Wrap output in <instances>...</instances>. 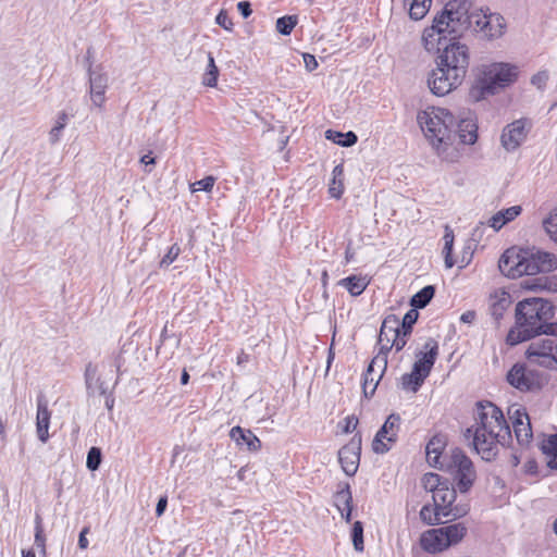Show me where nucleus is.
I'll return each mask as SVG.
<instances>
[{
	"instance_id": "nucleus-19",
	"label": "nucleus",
	"mask_w": 557,
	"mask_h": 557,
	"mask_svg": "<svg viewBox=\"0 0 557 557\" xmlns=\"http://www.w3.org/2000/svg\"><path fill=\"white\" fill-rule=\"evenodd\" d=\"M509 417L513 433L521 445H527L533 437L532 426L528 412L522 407L509 409Z\"/></svg>"
},
{
	"instance_id": "nucleus-50",
	"label": "nucleus",
	"mask_w": 557,
	"mask_h": 557,
	"mask_svg": "<svg viewBox=\"0 0 557 557\" xmlns=\"http://www.w3.org/2000/svg\"><path fill=\"white\" fill-rule=\"evenodd\" d=\"M219 72H206L202 76V84L207 87H215Z\"/></svg>"
},
{
	"instance_id": "nucleus-40",
	"label": "nucleus",
	"mask_w": 557,
	"mask_h": 557,
	"mask_svg": "<svg viewBox=\"0 0 557 557\" xmlns=\"http://www.w3.org/2000/svg\"><path fill=\"white\" fill-rule=\"evenodd\" d=\"M447 482H442L441 476L436 473H425L422 478V485L426 491H430L434 494V491L442 487Z\"/></svg>"
},
{
	"instance_id": "nucleus-29",
	"label": "nucleus",
	"mask_w": 557,
	"mask_h": 557,
	"mask_svg": "<svg viewBox=\"0 0 557 557\" xmlns=\"http://www.w3.org/2000/svg\"><path fill=\"white\" fill-rule=\"evenodd\" d=\"M458 137L463 145H473L478 139V125L473 120H461L458 125Z\"/></svg>"
},
{
	"instance_id": "nucleus-55",
	"label": "nucleus",
	"mask_w": 557,
	"mask_h": 557,
	"mask_svg": "<svg viewBox=\"0 0 557 557\" xmlns=\"http://www.w3.org/2000/svg\"><path fill=\"white\" fill-rule=\"evenodd\" d=\"M476 318V313L474 310H468L463 312L460 317V321L467 324L472 323Z\"/></svg>"
},
{
	"instance_id": "nucleus-16",
	"label": "nucleus",
	"mask_w": 557,
	"mask_h": 557,
	"mask_svg": "<svg viewBox=\"0 0 557 557\" xmlns=\"http://www.w3.org/2000/svg\"><path fill=\"white\" fill-rule=\"evenodd\" d=\"M361 434L356 433L338 451V460L347 475H354L360 462Z\"/></svg>"
},
{
	"instance_id": "nucleus-63",
	"label": "nucleus",
	"mask_w": 557,
	"mask_h": 557,
	"mask_svg": "<svg viewBox=\"0 0 557 557\" xmlns=\"http://www.w3.org/2000/svg\"><path fill=\"white\" fill-rule=\"evenodd\" d=\"M188 382H189V374L186 371V369H184L183 372H182V376H181V383L183 385H186Z\"/></svg>"
},
{
	"instance_id": "nucleus-59",
	"label": "nucleus",
	"mask_w": 557,
	"mask_h": 557,
	"mask_svg": "<svg viewBox=\"0 0 557 557\" xmlns=\"http://www.w3.org/2000/svg\"><path fill=\"white\" fill-rule=\"evenodd\" d=\"M495 70H502V71H505V70H516V66L510 64V63H504V62H500V63H497L495 64Z\"/></svg>"
},
{
	"instance_id": "nucleus-12",
	"label": "nucleus",
	"mask_w": 557,
	"mask_h": 557,
	"mask_svg": "<svg viewBox=\"0 0 557 557\" xmlns=\"http://www.w3.org/2000/svg\"><path fill=\"white\" fill-rule=\"evenodd\" d=\"M507 382L520 392H536L546 384V377L525 363L517 362L506 375Z\"/></svg>"
},
{
	"instance_id": "nucleus-23",
	"label": "nucleus",
	"mask_w": 557,
	"mask_h": 557,
	"mask_svg": "<svg viewBox=\"0 0 557 557\" xmlns=\"http://www.w3.org/2000/svg\"><path fill=\"white\" fill-rule=\"evenodd\" d=\"M334 506L341 512L342 518L345 519L346 522H350L352 511V496L350 487L347 483L339 485V488L334 494Z\"/></svg>"
},
{
	"instance_id": "nucleus-20",
	"label": "nucleus",
	"mask_w": 557,
	"mask_h": 557,
	"mask_svg": "<svg viewBox=\"0 0 557 557\" xmlns=\"http://www.w3.org/2000/svg\"><path fill=\"white\" fill-rule=\"evenodd\" d=\"M530 122L527 119L516 120L505 127L502 134L503 146L507 150H515L525 139Z\"/></svg>"
},
{
	"instance_id": "nucleus-32",
	"label": "nucleus",
	"mask_w": 557,
	"mask_h": 557,
	"mask_svg": "<svg viewBox=\"0 0 557 557\" xmlns=\"http://www.w3.org/2000/svg\"><path fill=\"white\" fill-rule=\"evenodd\" d=\"M525 289L535 292H557V275L543 276L532 280V282H525L523 285Z\"/></svg>"
},
{
	"instance_id": "nucleus-42",
	"label": "nucleus",
	"mask_w": 557,
	"mask_h": 557,
	"mask_svg": "<svg viewBox=\"0 0 557 557\" xmlns=\"http://www.w3.org/2000/svg\"><path fill=\"white\" fill-rule=\"evenodd\" d=\"M351 540H352L354 547L357 552H362L364 549L363 525L360 521H356L352 524Z\"/></svg>"
},
{
	"instance_id": "nucleus-54",
	"label": "nucleus",
	"mask_w": 557,
	"mask_h": 557,
	"mask_svg": "<svg viewBox=\"0 0 557 557\" xmlns=\"http://www.w3.org/2000/svg\"><path fill=\"white\" fill-rule=\"evenodd\" d=\"M542 334L557 336V322L546 321V324L541 332V335Z\"/></svg>"
},
{
	"instance_id": "nucleus-8",
	"label": "nucleus",
	"mask_w": 557,
	"mask_h": 557,
	"mask_svg": "<svg viewBox=\"0 0 557 557\" xmlns=\"http://www.w3.org/2000/svg\"><path fill=\"white\" fill-rule=\"evenodd\" d=\"M441 470L447 472L460 492H467L473 485L476 472L471 459L460 448H455L444 457Z\"/></svg>"
},
{
	"instance_id": "nucleus-44",
	"label": "nucleus",
	"mask_w": 557,
	"mask_h": 557,
	"mask_svg": "<svg viewBox=\"0 0 557 557\" xmlns=\"http://www.w3.org/2000/svg\"><path fill=\"white\" fill-rule=\"evenodd\" d=\"M215 177L212 175L206 176L205 178L197 181L195 183H191L189 188L191 193H196L199 190H203L207 193H210L213 189V186L215 184Z\"/></svg>"
},
{
	"instance_id": "nucleus-60",
	"label": "nucleus",
	"mask_w": 557,
	"mask_h": 557,
	"mask_svg": "<svg viewBox=\"0 0 557 557\" xmlns=\"http://www.w3.org/2000/svg\"><path fill=\"white\" fill-rule=\"evenodd\" d=\"M509 463L512 468H518L520 465V457L517 455H511Z\"/></svg>"
},
{
	"instance_id": "nucleus-35",
	"label": "nucleus",
	"mask_w": 557,
	"mask_h": 557,
	"mask_svg": "<svg viewBox=\"0 0 557 557\" xmlns=\"http://www.w3.org/2000/svg\"><path fill=\"white\" fill-rule=\"evenodd\" d=\"M435 288L432 285L424 286L417 294H414L410 300L412 309L424 308L434 297Z\"/></svg>"
},
{
	"instance_id": "nucleus-22",
	"label": "nucleus",
	"mask_w": 557,
	"mask_h": 557,
	"mask_svg": "<svg viewBox=\"0 0 557 557\" xmlns=\"http://www.w3.org/2000/svg\"><path fill=\"white\" fill-rule=\"evenodd\" d=\"M511 304L510 295L506 290L498 288L490 294L488 309L495 320L499 321Z\"/></svg>"
},
{
	"instance_id": "nucleus-9",
	"label": "nucleus",
	"mask_w": 557,
	"mask_h": 557,
	"mask_svg": "<svg viewBox=\"0 0 557 557\" xmlns=\"http://www.w3.org/2000/svg\"><path fill=\"white\" fill-rule=\"evenodd\" d=\"M516 79L517 72H481L469 90V97L472 101H480L498 92Z\"/></svg>"
},
{
	"instance_id": "nucleus-1",
	"label": "nucleus",
	"mask_w": 557,
	"mask_h": 557,
	"mask_svg": "<svg viewBox=\"0 0 557 557\" xmlns=\"http://www.w3.org/2000/svg\"><path fill=\"white\" fill-rule=\"evenodd\" d=\"M468 30L483 38L495 39L505 34L506 22L488 8H473L471 0H450L435 14L432 24L423 29L421 42L426 51H434L447 36L461 37Z\"/></svg>"
},
{
	"instance_id": "nucleus-38",
	"label": "nucleus",
	"mask_w": 557,
	"mask_h": 557,
	"mask_svg": "<svg viewBox=\"0 0 557 557\" xmlns=\"http://www.w3.org/2000/svg\"><path fill=\"white\" fill-rule=\"evenodd\" d=\"M298 23L296 15H285L276 21V30L282 35H289Z\"/></svg>"
},
{
	"instance_id": "nucleus-18",
	"label": "nucleus",
	"mask_w": 557,
	"mask_h": 557,
	"mask_svg": "<svg viewBox=\"0 0 557 557\" xmlns=\"http://www.w3.org/2000/svg\"><path fill=\"white\" fill-rule=\"evenodd\" d=\"M386 367V357H383L382 355H376L371 360L362 379V389L366 397H371L374 394Z\"/></svg>"
},
{
	"instance_id": "nucleus-51",
	"label": "nucleus",
	"mask_w": 557,
	"mask_h": 557,
	"mask_svg": "<svg viewBox=\"0 0 557 557\" xmlns=\"http://www.w3.org/2000/svg\"><path fill=\"white\" fill-rule=\"evenodd\" d=\"M89 531H90L89 527H84L79 533L78 546L81 549H86L89 545V542L87 540V534L89 533Z\"/></svg>"
},
{
	"instance_id": "nucleus-39",
	"label": "nucleus",
	"mask_w": 557,
	"mask_h": 557,
	"mask_svg": "<svg viewBox=\"0 0 557 557\" xmlns=\"http://www.w3.org/2000/svg\"><path fill=\"white\" fill-rule=\"evenodd\" d=\"M420 517L425 523L433 525L440 521L443 515H440L435 506L433 508L430 505H424L420 510Z\"/></svg>"
},
{
	"instance_id": "nucleus-5",
	"label": "nucleus",
	"mask_w": 557,
	"mask_h": 557,
	"mask_svg": "<svg viewBox=\"0 0 557 557\" xmlns=\"http://www.w3.org/2000/svg\"><path fill=\"white\" fill-rule=\"evenodd\" d=\"M418 123L429 143L436 152L447 159L446 151L454 145L456 119L454 114L440 107H428L418 113Z\"/></svg>"
},
{
	"instance_id": "nucleus-26",
	"label": "nucleus",
	"mask_w": 557,
	"mask_h": 557,
	"mask_svg": "<svg viewBox=\"0 0 557 557\" xmlns=\"http://www.w3.org/2000/svg\"><path fill=\"white\" fill-rule=\"evenodd\" d=\"M107 87V76L101 72H95L90 76V97L92 102L101 107L104 102V92Z\"/></svg>"
},
{
	"instance_id": "nucleus-34",
	"label": "nucleus",
	"mask_w": 557,
	"mask_h": 557,
	"mask_svg": "<svg viewBox=\"0 0 557 557\" xmlns=\"http://www.w3.org/2000/svg\"><path fill=\"white\" fill-rule=\"evenodd\" d=\"M325 138L342 147H350L358 140L357 135L351 131L342 133L338 131L327 129L325 132Z\"/></svg>"
},
{
	"instance_id": "nucleus-13",
	"label": "nucleus",
	"mask_w": 557,
	"mask_h": 557,
	"mask_svg": "<svg viewBox=\"0 0 557 557\" xmlns=\"http://www.w3.org/2000/svg\"><path fill=\"white\" fill-rule=\"evenodd\" d=\"M524 357L533 364L557 370V338H540L531 342Z\"/></svg>"
},
{
	"instance_id": "nucleus-15",
	"label": "nucleus",
	"mask_w": 557,
	"mask_h": 557,
	"mask_svg": "<svg viewBox=\"0 0 557 557\" xmlns=\"http://www.w3.org/2000/svg\"><path fill=\"white\" fill-rule=\"evenodd\" d=\"M400 429V417L392 413L387 417L382 428L377 431L372 442V448L376 454L388 451L397 441Z\"/></svg>"
},
{
	"instance_id": "nucleus-10",
	"label": "nucleus",
	"mask_w": 557,
	"mask_h": 557,
	"mask_svg": "<svg viewBox=\"0 0 557 557\" xmlns=\"http://www.w3.org/2000/svg\"><path fill=\"white\" fill-rule=\"evenodd\" d=\"M450 37V42L443 49L437 47L433 52H437L436 62L438 70H466L470 62V51L467 45L456 41L457 37ZM442 42L438 45L441 46Z\"/></svg>"
},
{
	"instance_id": "nucleus-43",
	"label": "nucleus",
	"mask_w": 557,
	"mask_h": 557,
	"mask_svg": "<svg viewBox=\"0 0 557 557\" xmlns=\"http://www.w3.org/2000/svg\"><path fill=\"white\" fill-rule=\"evenodd\" d=\"M35 544L45 554L46 553V536L42 528V520L40 516L35 519Z\"/></svg>"
},
{
	"instance_id": "nucleus-11",
	"label": "nucleus",
	"mask_w": 557,
	"mask_h": 557,
	"mask_svg": "<svg viewBox=\"0 0 557 557\" xmlns=\"http://www.w3.org/2000/svg\"><path fill=\"white\" fill-rule=\"evenodd\" d=\"M406 337L403 335L400 330V320L395 314H388L384 318L380 334L379 345L380 349L376 355L388 357V352L395 349L396 352L404 349L407 344Z\"/></svg>"
},
{
	"instance_id": "nucleus-4",
	"label": "nucleus",
	"mask_w": 557,
	"mask_h": 557,
	"mask_svg": "<svg viewBox=\"0 0 557 557\" xmlns=\"http://www.w3.org/2000/svg\"><path fill=\"white\" fill-rule=\"evenodd\" d=\"M498 267L510 278L532 276L554 272L557 269V257L545 250L513 246L504 251Z\"/></svg>"
},
{
	"instance_id": "nucleus-45",
	"label": "nucleus",
	"mask_w": 557,
	"mask_h": 557,
	"mask_svg": "<svg viewBox=\"0 0 557 557\" xmlns=\"http://www.w3.org/2000/svg\"><path fill=\"white\" fill-rule=\"evenodd\" d=\"M101 462V450L98 447H91L87 455L86 466L89 470L95 471Z\"/></svg>"
},
{
	"instance_id": "nucleus-14",
	"label": "nucleus",
	"mask_w": 557,
	"mask_h": 557,
	"mask_svg": "<svg viewBox=\"0 0 557 557\" xmlns=\"http://www.w3.org/2000/svg\"><path fill=\"white\" fill-rule=\"evenodd\" d=\"M456 496L455 488L448 484H444L437 491H434L432 496L434 506L444 518H461L468 512L467 505H455Z\"/></svg>"
},
{
	"instance_id": "nucleus-2",
	"label": "nucleus",
	"mask_w": 557,
	"mask_h": 557,
	"mask_svg": "<svg viewBox=\"0 0 557 557\" xmlns=\"http://www.w3.org/2000/svg\"><path fill=\"white\" fill-rule=\"evenodd\" d=\"M473 446L484 460H492L499 445H505L511 437L510 428L500 408L488 400L478 401L474 411Z\"/></svg>"
},
{
	"instance_id": "nucleus-53",
	"label": "nucleus",
	"mask_w": 557,
	"mask_h": 557,
	"mask_svg": "<svg viewBox=\"0 0 557 557\" xmlns=\"http://www.w3.org/2000/svg\"><path fill=\"white\" fill-rule=\"evenodd\" d=\"M302 59L307 70H314L318 66V62L313 54L304 53Z\"/></svg>"
},
{
	"instance_id": "nucleus-6",
	"label": "nucleus",
	"mask_w": 557,
	"mask_h": 557,
	"mask_svg": "<svg viewBox=\"0 0 557 557\" xmlns=\"http://www.w3.org/2000/svg\"><path fill=\"white\" fill-rule=\"evenodd\" d=\"M438 343L434 338H429L423 344L422 348L416 352L411 371L401 376L404 389L417 392L422 386L438 357Z\"/></svg>"
},
{
	"instance_id": "nucleus-17",
	"label": "nucleus",
	"mask_w": 557,
	"mask_h": 557,
	"mask_svg": "<svg viewBox=\"0 0 557 557\" xmlns=\"http://www.w3.org/2000/svg\"><path fill=\"white\" fill-rule=\"evenodd\" d=\"M463 81L460 72H431L428 84L436 96H445L456 89Z\"/></svg>"
},
{
	"instance_id": "nucleus-52",
	"label": "nucleus",
	"mask_w": 557,
	"mask_h": 557,
	"mask_svg": "<svg viewBox=\"0 0 557 557\" xmlns=\"http://www.w3.org/2000/svg\"><path fill=\"white\" fill-rule=\"evenodd\" d=\"M237 9L242 13V15L247 18L251 15L252 10L250 3L248 1H240L237 3Z\"/></svg>"
},
{
	"instance_id": "nucleus-25",
	"label": "nucleus",
	"mask_w": 557,
	"mask_h": 557,
	"mask_svg": "<svg viewBox=\"0 0 557 557\" xmlns=\"http://www.w3.org/2000/svg\"><path fill=\"white\" fill-rule=\"evenodd\" d=\"M446 447V443L441 436H433L425 447L426 460L430 466L441 469L444 463L443 453Z\"/></svg>"
},
{
	"instance_id": "nucleus-61",
	"label": "nucleus",
	"mask_w": 557,
	"mask_h": 557,
	"mask_svg": "<svg viewBox=\"0 0 557 557\" xmlns=\"http://www.w3.org/2000/svg\"><path fill=\"white\" fill-rule=\"evenodd\" d=\"M248 358H249V356L244 350H242L240 354L237 356V364L247 362Z\"/></svg>"
},
{
	"instance_id": "nucleus-47",
	"label": "nucleus",
	"mask_w": 557,
	"mask_h": 557,
	"mask_svg": "<svg viewBox=\"0 0 557 557\" xmlns=\"http://www.w3.org/2000/svg\"><path fill=\"white\" fill-rule=\"evenodd\" d=\"M544 228L549 237L557 242V211L552 212L544 221Z\"/></svg>"
},
{
	"instance_id": "nucleus-21",
	"label": "nucleus",
	"mask_w": 557,
	"mask_h": 557,
	"mask_svg": "<svg viewBox=\"0 0 557 557\" xmlns=\"http://www.w3.org/2000/svg\"><path fill=\"white\" fill-rule=\"evenodd\" d=\"M230 437L239 447L246 446L247 450L257 453L261 449L260 438L249 429L239 425L233 426L230 431Z\"/></svg>"
},
{
	"instance_id": "nucleus-57",
	"label": "nucleus",
	"mask_w": 557,
	"mask_h": 557,
	"mask_svg": "<svg viewBox=\"0 0 557 557\" xmlns=\"http://www.w3.org/2000/svg\"><path fill=\"white\" fill-rule=\"evenodd\" d=\"M66 122H67V115H66V113L62 112L58 117L57 124L54 125L55 131H62L64 128V126L66 125Z\"/></svg>"
},
{
	"instance_id": "nucleus-27",
	"label": "nucleus",
	"mask_w": 557,
	"mask_h": 557,
	"mask_svg": "<svg viewBox=\"0 0 557 557\" xmlns=\"http://www.w3.org/2000/svg\"><path fill=\"white\" fill-rule=\"evenodd\" d=\"M520 206H512L495 213L488 221V224L494 230L498 231L507 223L513 221L521 213Z\"/></svg>"
},
{
	"instance_id": "nucleus-46",
	"label": "nucleus",
	"mask_w": 557,
	"mask_h": 557,
	"mask_svg": "<svg viewBox=\"0 0 557 557\" xmlns=\"http://www.w3.org/2000/svg\"><path fill=\"white\" fill-rule=\"evenodd\" d=\"M181 247L177 244H173L168 252L163 256V258L160 261V268L169 267L171 263H173L178 256L181 255Z\"/></svg>"
},
{
	"instance_id": "nucleus-58",
	"label": "nucleus",
	"mask_w": 557,
	"mask_h": 557,
	"mask_svg": "<svg viewBox=\"0 0 557 557\" xmlns=\"http://www.w3.org/2000/svg\"><path fill=\"white\" fill-rule=\"evenodd\" d=\"M140 162L145 165H153L156 163V159L151 156V152L141 157Z\"/></svg>"
},
{
	"instance_id": "nucleus-64",
	"label": "nucleus",
	"mask_w": 557,
	"mask_h": 557,
	"mask_svg": "<svg viewBox=\"0 0 557 557\" xmlns=\"http://www.w3.org/2000/svg\"><path fill=\"white\" fill-rule=\"evenodd\" d=\"M23 557H36L33 549L23 550Z\"/></svg>"
},
{
	"instance_id": "nucleus-48",
	"label": "nucleus",
	"mask_w": 557,
	"mask_h": 557,
	"mask_svg": "<svg viewBox=\"0 0 557 557\" xmlns=\"http://www.w3.org/2000/svg\"><path fill=\"white\" fill-rule=\"evenodd\" d=\"M358 418L355 414L347 416L341 423L342 431L344 433H351L358 425Z\"/></svg>"
},
{
	"instance_id": "nucleus-36",
	"label": "nucleus",
	"mask_w": 557,
	"mask_h": 557,
	"mask_svg": "<svg viewBox=\"0 0 557 557\" xmlns=\"http://www.w3.org/2000/svg\"><path fill=\"white\" fill-rule=\"evenodd\" d=\"M443 239H444L443 253H444V259H445V265H446V268L450 269L456 264V260H454V258L451 256L455 235H454L453 230L448 225L445 226V233H444Z\"/></svg>"
},
{
	"instance_id": "nucleus-56",
	"label": "nucleus",
	"mask_w": 557,
	"mask_h": 557,
	"mask_svg": "<svg viewBox=\"0 0 557 557\" xmlns=\"http://www.w3.org/2000/svg\"><path fill=\"white\" fill-rule=\"evenodd\" d=\"M168 505L166 497H161L156 507V513L158 517L162 516Z\"/></svg>"
},
{
	"instance_id": "nucleus-33",
	"label": "nucleus",
	"mask_w": 557,
	"mask_h": 557,
	"mask_svg": "<svg viewBox=\"0 0 557 557\" xmlns=\"http://www.w3.org/2000/svg\"><path fill=\"white\" fill-rule=\"evenodd\" d=\"M344 193V166L337 164L332 171V180L329 185V194L332 198L339 199Z\"/></svg>"
},
{
	"instance_id": "nucleus-31",
	"label": "nucleus",
	"mask_w": 557,
	"mask_h": 557,
	"mask_svg": "<svg viewBox=\"0 0 557 557\" xmlns=\"http://www.w3.org/2000/svg\"><path fill=\"white\" fill-rule=\"evenodd\" d=\"M339 285L345 287L351 296H359L369 285V280L362 275H350L341 280Z\"/></svg>"
},
{
	"instance_id": "nucleus-3",
	"label": "nucleus",
	"mask_w": 557,
	"mask_h": 557,
	"mask_svg": "<svg viewBox=\"0 0 557 557\" xmlns=\"http://www.w3.org/2000/svg\"><path fill=\"white\" fill-rule=\"evenodd\" d=\"M554 317V306L543 298L532 297L518 301L515 325L508 331L506 344L516 346L541 335L546 321Z\"/></svg>"
},
{
	"instance_id": "nucleus-62",
	"label": "nucleus",
	"mask_w": 557,
	"mask_h": 557,
	"mask_svg": "<svg viewBox=\"0 0 557 557\" xmlns=\"http://www.w3.org/2000/svg\"><path fill=\"white\" fill-rule=\"evenodd\" d=\"M60 133H61V131H55V126L52 127V129L50 132V139L52 143H55L59 140Z\"/></svg>"
},
{
	"instance_id": "nucleus-41",
	"label": "nucleus",
	"mask_w": 557,
	"mask_h": 557,
	"mask_svg": "<svg viewBox=\"0 0 557 557\" xmlns=\"http://www.w3.org/2000/svg\"><path fill=\"white\" fill-rule=\"evenodd\" d=\"M517 473L519 475L523 476H537L539 475V463L537 461L532 457H527L520 467V469L517 470Z\"/></svg>"
},
{
	"instance_id": "nucleus-24",
	"label": "nucleus",
	"mask_w": 557,
	"mask_h": 557,
	"mask_svg": "<svg viewBox=\"0 0 557 557\" xmlns=\"http://www.w3.org/2000/svg\"><path fill=\"white\" fill-rule=\"evenodd\" d=\"M51 419V411L44 399L37 401V417H36V431L38 438L46 443L49 440V425Z\"/></svg>"
},
{
	"instance_id": "nucleus-30",
	"label": "nucleus",
	"mask_w": 557,
	"mask_h": 557,
	"mask_svg": "<svg viewBox=\"0 0 557 557\" xmlns=\"http://www.w3.org/2000/svg\"><path fill=\"white\" fill-rule=\"evenodd\" d=\"M541 450L545 456L547 467L557 470V434L543 440Z\"/></svg>"
},
{
	"instance_id": "nucleus-28",
	"label": "nucleus",
	"mask_w": 557,
	"mask_h": 557,
	"mask_svg": "<svg viewBox=\"0 0 557 557\" xmlns=\"http://www.w3.org/2000/svg\"><path fill=\"white\" fill-rule=\"evenodd\" d=\"M433 0H403L404 8L408 10L411 20L420 21L430 11Z\"/></svg>"
},
{
	"instance_id": "nucleus-49",
	"label": "nucleus",
	"mask_w": 557,
	"mask_h": 557,
	"mask_svg": "<svg viewBox=\"0 0 557 557\" xmlns=\"http://www.w3.org/2000/svg\"><path fill=\"white\" fill-rule=\"evenodd\" d=\"M216 23L223 27L226 30H232L233 28V22L232 18L228 16L227 12L224 10H221L215 18Z\"/></svg>"
},
{
	"instance_id": "nucleus-7",
	"label": "nucleus",
	"mask_w": 557,
	"mask_h": 557,
	"mask_svg": "<svg viewBox=\"0 0 557 557\" xmlns=\"http://www.w3.org/2000/svg\"><path fill=\"white\" fill-rule=\"evenodd\" d=\"M466 535L467 528L463 523L429 529L421 534L420 546L426 553L438 554L459 544Z\"/></svg>"
},
{
	"instance_id": "nucleus-37",
	"label": "nucleus",
	"mask_w": 557,
	"mask_h": 557,
	"mask_svg": "<svg viewBox=\"0 0 557 557\" xmlns=\"http://www.w3.org/2000/svg\"><path fill=\"white\" fill-rule=\"evenodd\" d=\"M418 317V311L416 309H410L406 312L403 320L400 321V330L407 341L412 333V326L417 322Z\"/></svg>"
}]
</instances>
